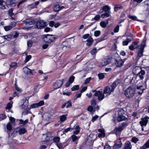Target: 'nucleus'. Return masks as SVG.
I'll return each mask as SVG.
<instances>
[{"label":"nucleus","instance_id":"nucleus-1","mask_svg":"<svg viewBox=\"0 0 149 149\" xmlns=\"http://www.w3.org/2000/svg\"><path fill=\"white\" fill-rule=\"evenodd\" d=\"M120 81V79H117L114 81L110 86V87L107 86L105 88L103 93L104 94H108L110 95L112 93H113L116 88Z\"/></svg>","mask_w":149,"mask_h":149},{"label":"nucleus","instance_id":"nucleus-2","mask_svg":"<svg viewBox=\"0 0 149 149\" xmlns=\"http://www.w3.org/2000/svg\"><path fill=\"white\" fill-rule=\"evenodd\" d=\"M58 38L57 36L47 34L43 35V39L45 42L50 43L56 40Z\"/></svg>","mask_w":149,"mask_h":149},{"label":"nucleus","instance_id":"nucleus-3","mask_svg":"<svg viewBox=\"0 0 149 149\" xmlns=\"http://www.w3.org/2000/svg\"><path fill=\"white\" fill-rule=\"evenodd\" d=\"M135 89L134 88L129 87L127 88L125 91V94L127 97L131 98L134 95Z\"/></svg>","mask_w":149,"mask_h":149},{"label":"nucleus","instance_id":"nucleus-4","mask_svg":"<svg viewBox=\"0 0 149 149\" xmlns=\"http://www.w3.org/2000/svg\"><path fill=\"white\" fill-rule=\"evenodd\" d=\"M51 116V115L49 113H45L43 116H42L43 118L41 122L42 124L43 125H46L49 124L50 122V118Z\"/></svg>","mask_w":149,"mask_h":149},{"label":"nucleus","instance_id":"nucleus-5","mask_svg":"<svg viewBox=\"0 0 149 149\" xmlns=\"http://www.w3.org/2000/svg\"><path fill=\"white\" fill-rule=\"evenodd\" d=\"M122 111L123 112V110L118 111V117L117 118V120L119 122L125 120L127 119V118L125 117L122 114Z\"/></svg>","mask_w":149,"mask_h":149},{"label":"nucleus","instance_id":"nucleus-6","mask_svg":"<svg viewBox=\"0 0 149 149\" xmlns=\"http://www.w3.org/2000/svg\"><path fill=\"white\" fill-rule=\"evenodd\" d=\"M104 93H102V91H98L96 92L94 94V95L95 96H98V99L99 100H102L104 97Z\"/></svg>","mask_w":149,"mask_h":149},{"label":"nucleus","instance_id":"nucleus-7","mask_svg":"<svg viewBox=\"0 0 149 149\" xmlns=\"http://www.w3.org/2000/svg\"><path fill=\"white\" fill-rule=\"evenodd\" d=\"M121 139L120 138L117 139L116 140L117 143H115L113 146V148L115 149H118L122 146V143L121 141Z\"/></svg>","mask_w":149,"mask_h":149},{"label":"nucleus","instance_id":"nucleus-8","mask_svg":"<svg viewBox=\"0 0 149 149\" xmlns=\"http://www.w3.org/2000/svg\"><path fill=\"white\" fill-rule=\"evenodd\" d=\"M149 119V118L147 116L142 118L141 120L139 122L141 127L146 126V125Z\"/></svg>","mask_w":149,"mask_h":149},{"label":"nucleus","instance_id":"nucleus-9","mask_svg":"<svg viewBox=\"0 0 149 149\" xmlns=\"http://www.w3.org/2000/svg\"><path fill=\"white\" fill-rule=\"evenodd\" d=\"M111 7L108 5L103 6L102 8L100 10V12L102 13L103 12H105L110 13Z\"/></svg>","mask_w":149,"mask_h":149},{"label":"nucleus","instance_id":"nucleus-10","mask_svg":"<svg viewBox=\"0 0 149 149\" xmlns=\"http://www.w3.org/2000/svg\"><path fill=\"white\" fill-rule=\"evenodd\" d=\"M29 98L26 97L23 99V104L22 105L21 107L23 109H25L28 107L29 105L28 99Z\"/></svg>","mask_w":149,"mask_h":149},{"label":"nucleus","instance_id":"nucleus-11","mask_svg":"<svg viewBox=\"0 0 149 149\" xmlns=\"http://www.w3.org/2000/svg\"><path fill=\"white\" fill-rule=\"evenodd\" d=\"M63 84L62 81L59 80L55 83L53 86L54 89H57L60 88Z\"/></svg>","mask_w":149,"mask_h":149},{"label":"nucleus","instance_id":"nucleus-12","mask_svg":"<svg viewBox=\"0 0 149 149\" xmlns=\"http://www.w3.org/2000/svg\"><path fill=\"white\" fill-rule=\"evenodd\" d=\"M115 61L116 62L115 63V64L118 67H120L122 66L124 63V61L119 57L117 58L115 60Z\"/></svg>","mask_w":149,"mask_h":149},{"label":"nucleus","instance_id":"nucleus-13","mask_svg":"<svg viewBox=\"0 0 149 149\" xmlns=\"http://www.w3.org/2000/svg\"><path fill=\"white\" fill-rule=\"evenodd\" d=\"M46 22L43 20L38 19V28L42 29L46 26Z\"/></svg>","mask_w":149,"mask_h":149},{"label":"nucleus","instance_id":"nucleus-14","mask_svg":"<svg viewBox=\"0 0 149 149\" xmlns=\"http://www.w3.org/2000/svg\"><path fill=\"white\" fill-rule=\"evenodd\" d=\"M141 70V68L139 67L136 66L133 69L132 72L134 75H138Z\"/></svg>","mask_w":149,"mask_h":149},{"label":"nucleus","instance_id":"nucleus-15","mask_svg":"<svg viewBox=\"0 0 149 149\" xmlns=\"http://www.w3.org/2000/svg\"><path fill=\"white\" fill-rule=\"evenodd\" d=\"M123 127L119 126L118 127L116 128L113 130V132L117 135H119L122 131L123 130Z\"/></svg>","mask_w":149,"mask_h":149},{"label":"nucleus","instance_id":"nucleus-16","mask_svg":"<svg viewBox=\"0 0 149 149\" xmlns=\"http://www.w3.org/2000/svg\"><path fill=\"white\" fill-rule=\"evenodd\" d=\"M111 60L110 59H105L102 61V66H104L109 64L111 63Z\"/></svg>","mask_w":149,"mask_h":149},{"label":"nucleus","instance_id":"nucleus-17","mask_svg":"<svg viewBox=\"0 0 149 149\" xmlns=\"http://www.w3.org/2000/svg\"><path fill=\"white\" fill-rule=\"evenodd\" d=\"M145 88L142 86H137L136 91L138 93V94L140 95L141 94Z\"/></svg>","mask_w":149,"mask_h":149},{"label":"nucleus","instance_id":"nucleus-18","mask_svg":"<svg viewBox=\"0 0 149 149\" xmlns=\"http://www.w3.org/2000/svg\"><path fill=\"white\" fill-rule=\"evenodd\" d=\"M6 3L7 5L14 6L15 5V0H6Z\"/></svg>","mask_w":149,"mask_h":149},{"label":"nucleus","instance_id":"nucleus-19","mask_svg":"<svg viewBox=\"0 0 149 149\" xmlns=\"http://www.w3.org/2000/svg\"><path fill=\"white\" fill-rule=\"evenodd\" d=\"M126 149H131L132 148V146L131 143L129 141H127L124 145V147Z\"/></svg>","mask_w":149,"mask_h":149},{"label":"nucleus","instance_id":"nucleus-20","mask_svg":"<svg viewBox=\"0 0 149 149\" xmlns=\"http://www.w3.org/2000/svg\"><path fill=\"white\" fill-rule=\"evenodd\" d=\"M139 46L137 43L136 42H133L132 45L129 46V49L131 50H133L134 49L136 48Z\"/></svg>","mask_w":149,"mask_h":149},{"label":"nucleus","instance_id":"nucleus-21","mask_svg":"<svg viewBox=\"0 0 149 149\" xmlns=\"http://www.w3.org/2000/svg\"><path fill=\"white\" fill-rule=\"evenodd\" d=\"M98 131L100 132V133L98 134V136L99 137H104L105 136V134L104 132V130L102 129H99Z\"/></svg>","mask_w":149,"mask_h":149},{"label":"nucleus","instance_id":"nucleus-22","mask_svg":"<svg viewBox=\"0 0 149 149\" xmlns=\"http://www.w3.org/2000/svg\"><path fill=\"white\" fill-rule=\"evenodd\" d=\"M86 45L87 46H90L93 42V40L92 37H90L87 39Z\"/></svg>","mask_w":149,"mask_h":149},{"label":"nucleus","instance_id":"nucleus-23","mask_svg":"<svg viewBox=\"0 0 149 149\" xmlns=\"http://www.w3.org/2000/svg\"><path fill=\"white\" fill-rule=\"evenodd\" d=\"M26 0H22L19 2L17 5V7L18 8H22L24 5V3L26 1Z\"/></svg>","mask_w":149,"mask_h":149},{"label":"nucleus","instance_id":"nucleus-24","mask_svg":"<svg viewBox=\"0 0 149 149\" xmlns=\"http://www.w3.org/2000/svg\"><path fill=\"white\" fill-rule=\"evenodd\" d=\"M149 148V139L146 142L140 149H146Z\"/></svg>","mask_w":149,"mask_h":149},{"label":"nucleus","instance_id":"nucleus-25","mask_svg":"<svg viewBox=\"0 0 149 149\" xmlns=\"http://www.w3.org/2000/svg\"><path fill=\"white\" fill-rule=\"evenodd\" d=\"M24 23L26 25H31L34 23V21L31 19H27L24 21Z\"/></svg>","mask_w":149,"mask_h":149},{"label":"nucleus","instance_id":"nucleus-26","mask_svg":"<svg viewBox=\"0 0 149 149\" xmlns=\"http://www.w3.org/2000/svg\"><path fill=\"white\" fill-rule=\"evenodd\" d=\"M74 129L75 131L74 132V134H77L79 132L80 128L79 125H77L74 127Z\"/></svg>","mask_w":149,"mask_h":149},{"label":"nucleus","instance_id":"nucleus-27","mask_svg":"<svg viewBox=\"0 0 149 149\" xmlns=\"http://www.w3.org/2000/svg\"><path fill=\"white\" fill-rule=\"evenodd\" d=\"M24 73L27 74H30L31 73V70L27 67H25L23 68Z\"/></svg>","mask_w":149,"mask_h":149},{"label":"nucleus","instance_id":"nucleus-28","mask_svg":"<svg viewBox=\"0 0 149 149\" xmlns=\"http://www.w3.org/2000/svg\"><path fill=\"white\" fill-rule=\"evenodd\" d=\"M122 8L123 6L120 5H116L114 6V11L115 12H116L119 9H121Z\"/></svg>","mask_w":149,"mask_h":149},{"label":"nucleus","instance_id":"nucleus-29","mask_svg":"<svg viewBox=\"0 0 149 149\" xmlns=\"http://www.w3.org/2000/svg\"><path fill=\"white\" fill-rule=\"evenodd\" d=\"M18 132V129L16 128V129H15L13 131V133L11 134L10 136H12L13 137H15L17 135Z\"/></svg>","mask_w":149,"mask_h":149},{"label":"nucleus","instance_id":"nucleus-30","mask_svg":"<svg viewBox=\"0 0 149 149\" xmlns=\"http://www.w3.org/2000/svg\"><path fill=\"white\" fill-rule=\"evenodd\" d=\"M54 11L57 12L61 10L60 7L58 4H55L54 7Z\"/></svg>","mask_w":149,"mask_h":149},{"label":"nucleus","instance_id":"nucleus-31","mask_svg":"<svg viewBox=\"0 0 149 149\" xmlns=\"http://www.w3.org/2000/svg\"><path fill=\"white\" fill-rule=\"evenodd\" d=\"M110 13L109 12H105L101 15V17L103 18L107 17L110 16Z\"/></svg>","mask_w":149,"mask_h":149},{"label":"nucleus","instance_id":"nucleus-32","mask_svg":"<svg viewBox=\"0 0 149 149\" xmlns=\"http://www.w3.org/2000/svg\"><path fill=\"white\" fill-rule=\"evenodd\" d=\"M19 133L20 134H24L26 132V130L24 128H21L18 130Z\"/></svg>","mask_w":149,"mask_h":149},{"label":"nucleus","instance_id":"nucleus-33","mask_svg":"<svg viewBox=\"0 0 149 149\" xmlns=\"http://www.w3.org/2000/svg\"><path fill=\"white\" fill-rule=\"evenodd\" d=\"M67 115H64L60 116V119L61 121L63 122L66 119Z\"/></svg>","mask_w":149,"mask_h":149},{"label":"nucleus","instance_id":"nucleus-34","mask_svg":"<svg viewBox=\"0 0 149 149\" xmlns=\"http://www.w3.org/2000/svg\"><path fill=\"white\" fill-rule=\"evenodd\" d=\"M145 74V72L144 70H142L139 74H138L139 77L141 79H143V75Z\"/></svg>","mask_w":149,"mask_h":149},{"label":"nucleus","instance_id":"nucleus-35","mask_svg":"<svg viewBox=\"0 0 149 149\" xmlns=\"http://www.w3.org/2000/svg\"><path fill=\"white\" fill-rule=\"evenodd\" d=\"M37 5V2H36L34 4L29 5L28 8L29 9H31L36 7Z\"/></svg>","mask_w":149,"mask_h":149},{"label":"nucleus","instance_id":"nucleus-36","mask_svg":"<svg viewBox=\"0 0 149 149\" xmlns=\"http://www.w3.org/2000/svg\"><path fill=\"white\" fill-rule=\"evenodd\" d=\"M13 103V101H11V102L8 103L6 107V109H10L12 107V104Z\"/></svg>","mask_w":149,"mask_h":149},{"label":"nucleus","instance_id":"nucleus-37","mask_svg":"<svg viewBox=\"0 0 149 149\" xmlns=\"http://www.w3.org/2000/svg\"><path fill=\"white\" fill-rule=\"evenodd\" d=\"M32 56L31 55H27L25 60L24 61V63H25L27 62L31 58Z\"/></svg>","mask_w":149,"mask_h":149},{"label":"nucleus","instance_id":"nucleus-38","mask_svg":"<svg viewBox=\"0 0 149 149\" xmlns=\"http://www.w3.org/2000/svg\"><path fill=\"white\" fill-rule=\"evenodd\" d=\"M143 50L142 49H139L138 53V56L139 57H141L143 55Z\"/></svg>","mask_w":149,"mask_h":149},{"label":"nucleus","instance_id":"nucleus-39","mask_svg":"<svg viewBox=\"0 0 149 149\" xmlns=\"http://www.w3.org/2000/svg\"><path fill=\"white\" fill-rule=\"evenodd\" d=\"M6 128L8 131L11 130L12 128V126L11 123H8L6 125Z\"/></svg>","mask_w":149,"mask_h":149},{"label":"nucleus","instance_id":"nucleus-40","mask_svg":"<svg viewBox=\"0 0 149 149\" xmlns=\"http://www.w3.org/2000/svg\"><path fill=\"white\" fill-rule=\"evenodd\" d=\"M71 137L72 141L74 142L76 140H78L79 138V137H78V136H76L74 134Z\"/></svg>","mask_w":149,"mask_h":149},{"label":"nucleus","instance_id":"nucleus-41","mask_svg":"<svg viewBox=\"0 0 149 149\" xmlns=\"http://www.w3.org/2000/svg\"><path fill=\"white\" fill-rule=\"evenodd\" d=\"M53 141L54 142L57 143L60 141V138L58 136H55L53 138Z\"/></svg>","mask_w":149,"mask_h":149},{"label":"nucleus","instance_id":"nucleus-42","mask_svg":"<svg viewBox=\"0 0 149 149\" xmlns=\"http://www.w3.org/2000/svg\"><path fill=\"white\" fill-rule=\"evenodd\" d=\"M133 39V36L132 34H131L130 36H128V38H127V40L129 42H130Z\"/></svg>","mask_w":149,"mask_h":149},{"label":"nucleus","instance_id":"nucleus-43","mask_svg":"<svg viewBox=\"0 0 149 149\" xmlns=\"http://www.w3.org/2000/svg\"><path fill=\"white\" fill-rule=\"evenodd\" d=\"M79 88V85H74L71 88L72 91H75L77 90Z\"/></svg>","mask_w":149,"mask_h":149},{"label":"nucleus","instance_id":"nucleus-44","mask_svg":"<svg viewBox=\"0 0 149 149\" xmlns=\"http://www.w3.org/2000/svg\"><path fill=\"white\" fill-rule=\"evenodd\" d=\"M101 34V31H96L94 32V36L97 37L100 36Z\"/></svg>","mask_w":149,"mask_h":149},{"label":"nucleus","instance_id":"nucleus-45","mask_svg":"<svg viewBox=\"0 0 149 149\" xmlns=\"http://www.w3.org/2000/svg\"><path fill=\"white\" fill-rule=\"evenodd\" d=\"M13 8H11L10 9L8 10V14L11 17H12L13 15H14V14L13 12Z\"/></svg>","mask_w":149,"mask_h":149},{"label":"nucleus","instance_id":"nucleus-46","mask_svg":"<svg viewBox=\"0 0 149 149\" xmlns=\"http://www.w3.org/2000/svg\"><path fill=\"white\" fill-rule=\"evenodd\" d=\"M17 65V64L16 62L11 63V64L10 65V68H15Z\"/></svg>","mask_w":149,"mask_h":149},{"label":"nucleus","instance_id":"nucleus-47","mask_svg":"<svg viewBox=\"0 0 149 149\" xmlns=\"http://www.w3.org/2000/svg\"><path fill=\"white\" fill-rule=\"evenodd\" d=\"M106 39V36H104L103 37H102L99 38L97 39V42H99L102 40H105Z\"/></svg>","mask_w":149,"mask_h":149},{"label":"nucleus","instance_id":"nucleus-48","mask_svg":"<svg viewBox=\"0 0 149 149\" xmlns=\"http://www.w3.org/2000/svg\"><path fill=\"white\" fill-rule=\"evenodd\" d=\"M56 146L59 149H63V145L61 143H58L56 144Z\"/></svg>","mask_w":149,"mask_h":149},{"label":"nucleus","instance_id":"nucleus-49","mask_svg":"<svg viewBox=\"0 0 149 149\" xmlns=\"http://www.w3.org/2000/svg\"><path fill=\"white\" fill-rule=\"evenodd\" d=\"M100 25L103 28H105L106 27L107 24L105 22L102 21L100 23Z\"/></svg>","mask_w":149,"mask_h":149},{"label":"nucleus","instance_id":"nucleus-50","mask_svg":"<svg viewBox=\"0 0 149 149\" xmlns=\"http://www.w3.org/2000/svg\"><path fill=\"white\" fill-rule=\"evenodd\" d=\"M66 103H67L66 107L67 108H68L70 107H71L72 106V102L70 100H69Z\"/></svg>","mask_w":149,"mask_h":149},{"label":"nucleus","instance_id":"nucleus-51","mask_svg":"<svg viewBox=\"0 0 149 149\" xmlns=\"http://www.w3.org/2000/svg\"><path fill=\"white\" fill-rule=\"evenodd\" d=\"M139 141V139L135 137H133L131 139V141L135 143H136Z\"/></svg>","mask_w":149,"mask_h":149},{"label":"nucleus","instance_id":"nucleus-52","mask_svg":"<svg viewBox=\"0 0 149 149\" xmlns=\"http://www.w3.org/2000/svg\"><path fill=\"white\" fill-rule=\"evenodd\" d=\"M98 77L100 79H102L104 77V73H100L98 74Z\"/></svg>","mask_w":149,"mask_h":149},{"label":"nucleus","instance_id":"nucleus-53","mask_svg":"<svg viewBox=\"0 0 149 149\" xmlns=\"http://www.w3.org/2000/svg\"><path fill=\"white\" fill-rule=\"evenodd\" d=\"M52 31V29L49 27H46L45 29H44V31L47 33Z\"/></svg>","mask_w":149,"mask_h":149},{"label":"nucleus","instance_id":"nucleus-54","mask_svg":"<svg viewBox=\"0 0 149 149\" xmlns=\"http://www.w3.org/2000/svg\"><path fill=\"white\" fill-rule=\"evenodd\" d=\"M4 29L6 31H8L12 29V27L10 26V25L8 26H6L4 27Z\"/></svg>","mask_w":149,"mask_h":149},{"label":"nucleus","instance_id":"nucleus-55","mask_svg":"<svg viewBox=\"0 0 149 149\" xmlns=\"http://www.w3.org/2000/svg\"><path fill=\"white\" fill-rule=\"evenodd\" d=\"M100 15H96L94 18H93L92 19V20H93V19H95L96 21H98L100 19Z\"/></svg>","mask_w":149,"mask_h":149},{"label":"nucleus","instance_id":"nucleus-56","mask_svg":"<svg viewBox=\"0 0 149 149\" xmlns=\"http://www.w3.org/2000/svg\"><path fill=\"white\" fill-rule=\"evenodd\" d=\"M33 42L31 40H29L27 42V45L29 47H31L32 46Z\"/></svg>","mask_w":149,"mask_h":149},{"label":"nucleus","instance_id":"nucleus-57","mask_svg":"<svg viewBox=\"0 0 149 149\" xmlns=\"http://www.w3.org/2000/svg\"><path fill=\"white\" fill-rule=\"evenodd\" d=\"M55 22L53 21H51L49 22V26L51 27H53L54 26Z\"/></svg>","mask_w":149,"mask_h":149},{"label":"nucleus","instance_id":"nucleus-58","mask_svg":"<svg viewBox=\"0 0 149 149\" xmlns=\"http://www.w3.org/2000/svg\"><path fill=\"white\" fill-rule=\"evenodd\" d=\"M91 79V77H89V78H88L86 79L85 80V81H84V84H88L89 83Z\"/></svg>","mask_w":149,"mask_h":149},{"label":"nucleus","instance_id":"nucleus-59","mask_svg":"<svg viewBox=\"0 0 149 149\" xmlns=\"http://www.w3.org/2000/svg\"><path fill=\"white\" fill-rule=\"evenodd\" d=\"M73 128L69 127L65 129L64 130V132L65 133H67L69 131H72Z\"/></svg>","mask_w":149,"mask_h":149},{"label":"nucleus","instance_id":"nucleus-60","mask_svg":"<svg viewBox=\"0 0 149 149\" xmlns=\"http://www.w3.org/2000/svg\"><path fill=\"white\" fill-rule=\"evenodd\" d=\"M6 115L4 114H1L0 115V120H2L5 118H6Z\"/></svg>","mask_w":149,"mask_h":149},{"label":"nucleus","instance_id":"nucleus-61","mask_svg":"<svg viewBox=\"0 0 149 149\" xmlns=\"http://www.w3.org/2000/svg\"><path fill=\"white\" fill-rule=\"evenodd\" d=\"M74 77L73 76H71L69 78V81L70 83H72L74 81Z\"/></svg>","mask_w":149,"mask_h":149},{"label":"nucleus","instance_id":"nucleus-62","mask_svg":"<svg viewBox=\"0 0 149 149\" xmlns=\"http://www.w3.org/2000/svg\"><path fill=\"white\" fill-rule=\"evenodd\" d=\"M128 17L130 19H132L133 20H137V17L135 16L129 15Z\"/></svg>","mask_w":149,"mask_h":149},{"label":"nucleus","instance_id":"nucleus-63","mask_svg":"<svg viewBox=\"0 0 149 149\" xmlns=\"http://www.w3.org/2000/svg\"><path fill=\"white\" fill-rule=\"evenodd\" d=\"M97 52V50L96 48H94L90 52L91 53L92 55H93Z\"/></svg>","mask_w":149,"mask_h":149},{"label":"nucleus","instance_id":"nucleus-64","mask_svg":"<svg viewBox=\"0 0 149 149\" xmlns=\"http://www.w3.org/2000/svg\"><path fill=\"white\" fill-rule=\"evenodd\" d=\"M145 6H147L148 8H149V0L146 1L144 2Z\"/></svg>","mask_w":149,"mask_h":149}]
</instances>
